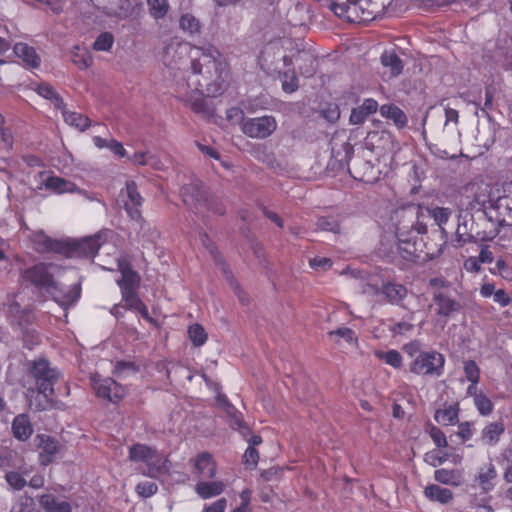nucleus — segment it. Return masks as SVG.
<instances>
[{
  "instance_id": "f257e3e1",
  "label": "nucleus",
  "mask_w": 512,
  "mask_h": 512,
  "mask_svg": "<svg viewBox=\"0 0 512 512\" xmlns=\"http://www.w3.org/2000/svg\"><path fill=\"white\" fill-rule=\"evenodd\" d=\"M219 57L220 52L212 45L195 46L187 87L201 95L216 96L220 94L224 82V66Z\"/></svg>"
},
{
  "instance_id": "f03ea898",
  "label": "nucleus",
  "mask_w": 512,
  "mask_h": 512,
  "mask_svg": "<svg viewBox=\"0 0 512 512\" xmlns=\"http://www.w3.org/2000/svg\"><path fill=\"white\" fill-rule=\"evenodd\" d=\"M29 374L35 385L29 394V405L35 411L47 410L52 406L50 397L54 394V385L61 373L45 358H38L30 362Z\"/></svg>"
},
{
  "instance_id": "7ed1b4c3",
  "label": "nucleus",
  "mask_w": 512,
  "mask_h": 512,
  "mask_svg": "<svg viewBox=\"0 0 512 512\" xmlns=\"http://www.w3.org/2000/svg\"><path fill=\"white\" fill-rule=\"evenodd\" d=\"M128 459L131 462L143 463L145 470L141 473L150 478H158L167 472L168 460L155 448L142 443L129 447Z\"/></svg>"
},
{
  "instance_id": "20e7f679",
  "label": "nucleus",
  "mask_w": 512,
  "mask_h": 512,
  "mask_svg": "<svg viewBox=\"0 0 512 512\" xmlns=\"http://www.w3.org/2000/svg\"><path fill=\"white\" fill-rule=\"evenodd\" d=\"M394 219L396 221L397 237L409 236L412 232L417 234H425L427 232L425 222L427 219L426 207L419 204H410L396 210L394 212Z\"/></svg>"
},
{
  "instance_id": "39448f33",
  "label": "nucleus",
  "mask_w": 512,
  "mask_h": 512,
  "mask_svg": "<svg viewBox=\"0 0 512 512\" xmlns=\"http://www.w3.org/2000/svg\"><path fill=\"white\" fill-rule=\"evenodd\" d=\"M445 364L444 356L435 351H424L415 361H411L409 371L416 375L436 376L439 377L443 373Z\"/></svg>"
},
{
  "instance_id": "423d86ee",
  "label": "nucleus",
  "mask_w": 512,
  "mask_h": 512,
  "mask_svg": "<svg viewBox=\"0 0 512 512\" xmlns=\"http://www.w3.org/2000/svg\"><path fill=\"white\" fill-rule=\"evenodd\" d=\"M277 129V121L273 116L248 118L242 122V131L251 138L264 139Z\"/></svg>"
},
{
  "instance_id": "0eeeda50",
  "label": "nucleus",
  "mask_w": 512,
  "mask_h": 512,
  "mask_svg": "<svg viewBox=\"0 0 512 512\" xmlns=\"http://www.w3.org/2000/svg\"><path fill=\"white\" fill-rule=\"evenodd\" d=\"M183 202L196 213L202 212V205L208 201V194L204 184L198 178H191L181 189Z\"/></svg>"
},
{
  "instance_id": "6e6552de",
  "label": "nucleus",
  "mask_w": 512,
  "mask_h": 512,
  "mask_svg": "<svg viewBox=\"0 0 512 512\" xmlns=\"http://www.w3.org/2000/svg\"><path fill=\"white\" fill-rule=\"evenodd\" d=\"M53 264H37L23 271L22 277L24 280L31 282L33 285L45 288L48 292L56 289V282L53 279L51 269H55Z\"/></svg>"
},
{
  "instance_id": "1a4fd4ad",
  "label": "nucleus",
  "mask_w": 512,
  "mask_h": 512,
  "mask_svg": "<svg viewBox=\"0 0 512 512\" xmlns=\"http://www.w3.org/2000/svg\"><path fill=\"white\" fill-rule=\"evenodd\" d=\"M379 292L392 305H402L408 294V290L403 284L394 281H384L380 289L370 284L363 288V293L378 294Z\"/></svg>"
},
{
  "instance_id": "9d476101",
  "label": "nucleus",
  "mask_w": 512,
  "mask_h": 512,
  "mask_svg": "<svg viewBox=\"0 0 512 512\" xmlns=\"http://www.w3.org/2000/svg\"><path fill=\"white\" fill-rule=\"evenodd\" d=\"M92 380L93 388L99 398L107 399L110 402H117L126 394L125 388L112 378H93Z\"/></svg>"
},
{
  "instance_id": "9b49d317",
  "label": "nucleus",
  "mask_w": 512,
  "mask_h": 512,
  "mask_svg": "<svg viewBox=\"0 0 512 512\" xmlns=\"http://www.w3.org/2000/svg\"><path fill=\"white\" fill-rule=\"evenodd\" d=\"M118 268L122 276L117 281V284L121 289L122 298L137 294L140 285L139 275L125 261L119 260Z\"/></svg>"
},
{
  "instance_id": "f8f14e48",
  "label": "nucleus",
  "mask_w": 512,
  "mask_h": 512,
  "mask_svg": "<svg viewBox=\"0 0 512 512\" xmlns=\"http://www.w3.org/2000/svg\"><path fill=\"white\" fill-rule=\"evenodd\" d=\"M125 193L127 200L124 202V207L132 220L140 221L142 219L140 207L143 202L136 183L132 180L126 182Z\"/></svg>"
},
{
  "instance_id": "ddd939ff",
  "label": "nucleus",
  "mask_w": 512,
  "mask_h": 512,
  "mask_svg": "<svg viewBox=\"0 0 512 512\" xmlns=\"http://www.w3.org/2000/svg\"><path fill=\"white\" fill-rule=\"evenodd\" d=\"M433 301L438 307L437 315L445 318L460 312L462 308L460 302L452 298L447 291L435 290L433 292Z\"/></svg>"
},
{
  "instance_id": "4468645a",
  "label": "nucleus",
  "mask_w": 512,
  "mask_h": 512,
  "mask_svg": "<svg viewBox=\"0 0 512 512\" xmlns=\"http://www.w3.org/2000/svg\"><path fill=\"white\" fill-rule=\"evenodd\" d=\"M37 437L39 439L38 446L41 449L38 455L39 463L42 466H48L55 461L57 454L61 450V445L56 439L49 435L41 434Z\"/></svg>"
},
{
  "instance_id": "2eb2a0df",
  "label": "nucleus",
  "mask_w": 512,
  "mask_h": 512,
  "mask_svg": "<svg viewBox=\"0 0 512 512\" xmlns=\"http://www.w3.org/2000/svg\"><path fill=\"white\" fill-rule=\"evenodd\" d=\"M283 61L287 66L296 63L299 72L306 77L312 76L316 71V59L314 55L307 50L298 51L291 57L284 56Z\"/></svg>"
},
{
  "instance_id": "dca6fc26",
  "label": "nucleus",
  "mask_w": 512,
  "mask_h": 512,
  "mask_svg": "<svg viewBox=\"0 0 512 512\" xmlns=\"http://www.w3.org/2000/svg\"><path fill=\"white\" fill-rule=\"evenodd\" d=\"M186 55L187 46L178 42L177 40L171 39L166 42L163 48L162 61L168 67L176 68L186 57Z\"/></svg>"
},
{
  "instance_id": "f3484780",
  "label": "nucleus",
  "mask_w": 512,
  "mask_h": 512,
  "mask_svg": "<svg viewBox=\"0 0 512 512\" xmlns=\"http://www.w3.org/2000/svg\"><path fill=\"white\" fill-rule=\"evenodd\" d=\"M100 246V235H96L94 237H87L80 241L73 242L69 247L67 246L66 253L71 256L78 255L91 257L98 252Z\"/></svg>"
},
{
  "instance_id": "a211bd4d",
  "label": "nucleus",
  "mask_w": 512,
  "mask_h": 512,
  "mask_svg": "<svg viewBox=\"0 0 512 512\" xmlns=\"http://www.w3.org/2000/svg\"><path fill=\"white\" fill-rule=\"evenodd\" d=\"M330 8L338 17L346 18L348 21H355L358 17L359 9L364 8L358 0H330Z\"/></svg>"
},
{
  "instance_id": "6ab92c4d",
  "label": "nucleus",
  "mask_w": 512,
  "mask_h": 512,
  "mask_svg": "<svg viewBox=\"0 0 512 512\" xmlns=\"http://www.w3.org/2000/svg\"><path fill=\"white\" fill-rule=\"evenodd\" d=\"M194 468L199 476L213 479L217 474L216 462L209 452H202L194 459Z\"/></svg>"
},
{
  "instance_id": "aec40b11",
  "label": "nucleus",
  "mask_w": 512,
  "mask_h": 512,
  "mask_svg": "<svg viewBox=\"0 0 512 512\" xmlns=\"http://www.w3.org/2000/svg\"><path fill=\"white\" fill-rule=\"evenodd\" d=\"M358 2L364 10L359 9V12H361L362 15H358L357 18L364 21L382 15L391 4V0H366L364 3H362V0H358Z\"/></svg>"
},
{
  "instance_id": "412c9836",
  "label": "nucleus",
  "mask_w": 512,
  "mask_h": 512,
  "mask_svg": "<svg viewBox=\"0 0 512 512\" xmlns=\"http://www.w3.org/2000/svg\"><path fill=\"white\" fill-rule=\"evenodd\" d=\"M226 489L223 481H199L195 485V492L201 499H211L221 495Z\"/></svg>"
},
{
  "instance_id": "4be33fe9",
  "label": "nucleus",
  "mask_w": 512,
  "mask_h": 512,
  "mask_svg": "<svg viewBox=\"0 0 512 512\" xmlns=\"http://www.w3.org/2000/svg\"><path fill=\"white\" fill-rule=\"evenodd\" d=\"M286 16L291 26H303L310 20L309 8L306 4L296 3L288 9Z\"/></svg>"
},
{
  "instance_id": "5701e85b",
  "label": "nucleus",
  "mask_w": 512,
  "mask_h": 512,
  "mask_svg": "<svg viewBox=\"0 0 512 512\" xmlns=\"http://www.w3.org/2000/svg\"><path fill=\"white\" fill-rule=\"evenodd\" d=\"M377 109V101L374 99H366L362 105L352 110L349 121L353 125L361 124L370 114L375 113Z\"/></svg>"
},
{
  "instance_id": "b1692460",
  "label": "nucleus",
  "mask_w": 512,
  "mask_h": 512,
  "mask_svg": "<svg viewBox=\"0 0 512 512\" xmlns=\"http://www.w3.org/2000/svg\"><path fill=\"white\" fill-rule=\"evenodd\" d=\"M13 50L17 57L21 58L27 66L37 68L40 65L41 60L36 50L26 43L15 44Z\"/></svg>"
},
{
  "instance_id": "393cba45",
  "label": "nucleus",
  "mask_w": 512,
  "mask_h": 512,
  "mask_svg": "<svg viewBox=\"0 0 512 512\" xmlns=\"http://www.w3.org/2000/svg\"><path fill=\"white\" fill-rule=\"evenodd\" d=\"M39 504L45 512H72V506L67 501H58L52 494H43L39 497Z\"/></svg>"
},
{
  "instance_id": "a878e982",
  "label": "nucleus",
  "mask_w": 512,
  "mask_h": 512,
  "mask_svg": "<svg viewBox=\"0 0 512 512\" xmlns=\"http://www.w3.org/2000/svg\"><path fill=\"white\" fill-rule=\"evenodd\" d=\"M35 244L41 252L52 251L56 253H66L67 244L50 238L49 236L40 233L35 236Z\"/></svg>"
},
{
  "instance_id": "bb28decb",
  "label": "nucleus",
  "mask_w": 512,
  "mask_h": 512,
  "mask_svg": "<svg viewBox=\"0 0 512 512\" xmlns=\"http://www.w3.org/2000/svg\"><path fill=\"white\" fill-rule=\"evenodd\" d=\"M263 439L261 436H253L250 438V442H248V447L246 448L243 456L242 463L250 469H253L257 466L259 462V451L257 450V446L262 444Z\"/></svg>"
},
{
  "instance_id": "cd10ccee",
  "label": "nucleus",
  "mask_w": 512,
  "mask_h": 512,
  "mask_svg": "<svg viewBox=\"0 0 512 512\" xmlns=\"http://www.w3.org/2000/svg\"><path fill=\"white\" fill-rule=\"evenodd\" d=\"M424 495L427 499L441 504H447L453 499V492L436 484L425 487Z\"/></svg>"
},
{
  "instance_id": "c85d7f7f",
  "label": "nucleus",
  "mask_w": 512,
  "mask_h": 512,
  "mask_svg": "<svg viewBox=\"0 0 512 512\" xmlns=\"http://www.w3.org/2000/svg\"><path fill=\"white\" fill-rule=\"evenodd\" d=\"M44 185L47 189H50L56 193H74L78 191L77 186L64 178L57 176H49L44 181Z\"/></svg>"
},
{
  "instance_id": "c756f323",
  "label": "nucleus",
  "mask_w": 512,
  "mask_h": 512,
  "mask_svg": "<svg viewBox=\"0 0 512 512\" xmlns=\"http://www.w3.org/2000/svg\"><path fill=\"white\" fill-rule=\"evenodd\" d=\"M397 251L406 261H416L420 258L417 253L416 244L412 242V237L410 236L398 237Z\"/></svg>"
},
{
  "instance_id": "7c9ffc66",
  "label": "nucleus",
  "mask_w": 512,
  "mask_h": 512,
  "mask_svg": "<svg viewBox=\"0 0 512 512\" xmlns=\"http://www.w3.org/2000/svg\"><path fill=\"white\" fill-rule=\"evenodd\" d=\"M197 93H198L197 97H193V96L187 97V98H185V102L189 105V107L191 108V110L194 113L199 114L204 118L212 117L214 115L213 108L202 97L203 95H201L199 92H197Z\"/></svg>"
},
{
  "instance_id": "2f4dec72",
  "label": "nucleus",
  "mask_w": 512,
  "mask_h": 512,
  "mask_svg": "<svg viewBox=\"0 0 512 512\" xmlns=\"http://www.w3.org/2000/svg\"><path fill=\"white\" fill-rule=\"evenodd\" d=\"M180 29L190 37L199 36L201 33L202 25L198 18L193 14H183L179 19Z\"/></svg>"
},
{
  "instance_id": "473e14b6",
  "label": "nucleus",
  "mask_w": 512,
  "mask_h": 512,
  "mask_svg": "<svg viewBox=\"0 0 512 512\" xmlns=\"http://www.w3.org/2000/svg\"><path fill=\"white\" fill-rule=\"evenodd\" d=\"M497 476V472L495 469V466L490 462L482 467H480L478 475H477V481L479 482V485L481 488L488 492L492 490L493 484L492 480H494Z\"/></svg>"
},
{
  "instance_id": "72a5a7b5",
  "label": "nucleus",
  "mask_w": 512,
  "mask_h": 512,
  "mask_svg": "<svg viewBox=\"0 0 512 512\" xmlns=\"http://www.w3.org/2000/svg\"><path fill=\"white\" fill-rule=\"evenodd\" d=\"M381 63L384 67L390 69L391 76L395 77L401 74L403 62L395 51H385L381 56Z\"/></svg>"
},
{
  "instance_id": "f704fd0d",
  "label": "nucleus",
  "mask_w": 512,
  "mask_h": 512,
  "mask_svg": "<svg viewBox=\"0 0 512 512\" xmlns=\"http://www.w3.org/2000/svg\"><path fill=\"white\" fill-rule=\"evenodd\" d=\"M380 113L383 117L393 120L394 124L402 128L407 123V117L405 113L395 105H383L380 107Z\"/></svg>"
},
{
  "instance_id": "c9c22d12",
  "label": "nucleus",
  "mask_w": 512,
  "mask_h": 512,
  "mask_svg": "<svg viewBox=\"0 0 512 512\" xmlns=\"http://www.w3.org/2000/svg\"><path fill=\"white\" fill-rule=\"evenodd\" d=\"M12 431L15 438L21 441L27 440L33 433L29 418H14Z\"/></svg>"
},
{
  "instance_id": "e433bc0d",
  "label": "nucleus",
  "mask_w": 512,
  "mask_h": 512,
  "mask_svg": "<svg viewBox=\"0 0 512 512\" xmlns=\"http://www.w3.org/2000/svg\"><path fill=\"white\" fill-rule=\"evenodd\" d=\"M71 60L79 69H87L93 63L90 52L83 47L75 46L71 50Z\"/></svg>"
},
{
  "instance_id": "4c0bfd02",
  "label": "nucleus",
  "mask_w": 512,
  "mask_h": 512,
  "mask_svg": "<svg viewBox=\"0 0 512 512\" xmlns=\"http://www.w3.org/2000/svg\"><path fill=\"white\" fill-rule=\"evenodd\" d=\"M434 479L446 485L459 486L461 484V474L457 470L437 469L434 472Z\"/></svg>"
},
{
  "instance_id": "58836bf2",
  "label": "nucleus",
  "mask_w": 512,
  "mask_h": 512,
  "mask_svg": "<svg viewBox=\"0 0 512 512\" xmlns=\"http://www.w3.org/2000/svg\"><path fill=\"white\" fill-rule=\"evenodd\" d=\"M427 211V219L432 217L435 221V223L442 228L444 224L448 222L452 215V211L449 208L445 207H434V208H428L426 207Z\"/></svg>"
},
{
  "instance_id": "ea45409f",
  "label": "nucleus",
  "mask_w": 512,
  "mask_h": 512,
  "mask_svg": "<svg viewBox=\"0 0 512 512\" xmlns=\"http://www.w3.org/2000/svg\"><path fill=\"white\" fill-rule=\"evenodd\" d=\"M456 234H457V237H458V241H461L463 243H466V242L476 243L478 241H482V242H484V241H491L496 236L495 232L486 233L485 231L477 232L475 235H473V234H465V233H462L460 225L457 228Z\"/></svg>"
},
{
  "instance_id": "a19ab883",
  "label": "nucleus",
  "mask_w": 512,
  "mask_h": 512,
  "mask_svg": "<svg viewBox=\"0 0 512 512\" xmlns=\"http://www.w3.org/2000/svg\"><path fill=\"white\" fill-rule=\"evenodd\" d=\"M37 92L43 98L50 100L56 108H62L63 100L50 84L42 83L38 85Z\"/></svg>"
},
{
  "instance_id": "79ce46f5",
  "label": "nucleus",
  "mask_w": 512,
  "mask_h": 512,
  "mask_svg": "<svg viewBox=\"0 0 512 512\" xmlns=\"http://www.w3.org/2000/svg\"><path fill=\"white\" fill-rule=\"evenodd\" d=\"M64 120L67 124L76 127L80 131H84L90 126V120L88 117L76 113L63 111Z\"/></svg>"
},
{
  "instance_id": "37998d69",
  "label": "nucleus",
  "mask_w": 512,
  "mask_h": 512,
  "mask_svg": "<svg viewBox=\"0 0 512 512\" xmlns=\"http://www.w3.org/2000/svg\"><path fill=\"white\" fill-rule=\"evenodd\" d=\"M503 432L504 425L502 422L491 423L483 430V439L489 444H494L499 440Z\"/></svg>"
},
{
  "instance_id": "c03bdc74",
  "label": "nucleus",
  "mask_w": 512,
  "mask_h": 512,
  "mask_svg": "<svg viewBox=\"0 0 512 512\" xmlns=\"http://www.w3.org/2000/svg\"><path fill=\"white\" fill-rule=\"evenodd\" d=\"M125 302L123 306L125 309H132L139 312L145 319L150 320L148 309L137 294L122 298Z\"/></svg>"
},
{
  "instance_id": "a18cd8bd",
  "label": "nucleus",
  "mask_w": 512,
  "mask_h": 512,
  "mask_svg": "<svg viewBox=\"0 0 512 512\" xmlns=\"http://www.w3.org/2000/svg\"><path fill=\"white\" fill-rule=\"evenodd\" d=\"M230 426L237 430L243 439L248 443L250 442V438L253 436H260L259 434H254L251 426L244 420V418H231Z\"/></svg>"
},
{
  "instance_id": "49530a36",
  "label": "nucleus",
  "mask_w": 512,
  "mask_h": 512,
  "mask_svg": "<svg viewBox=\"0 0 512 512\" xmlns=\"http://www.w3.org/2000/svg\"><path fill=\"white\" fill-rule=\"evenodd\" d=\"M149 13L154 19H161L166 16L169 10L167 0H147Z\"/></svg>"
},
{
  "instance_id": "de8ad7c7",
  "label": "nucleus",
  "mask_w": 512,
  "mask_h": 512,
  "mask_svg": "<svg viewBox=\"0 0 512 512\" xmlns=\"http://www.w3.org/2000/svg\"><path fill=\"white\" fill-rule=\"evenodd\" d=\"M11 512H40L32 497L21 496L12 506Z\"/></svg>"
},
{
  "instance_id": "09e8293b",
  "label": "nucleus",
  "mask_w": 512,
  "mask_h": 512,
  "mask_svg": "<svg viewBox=\"0 0 512 512\" xmlns=\"http://www.w3.org/2000/svg\"><path fill=\"white\" fill-rule=\"evenodd\" d=\"M328 336L330 338L338 337L343 339L347 344L351 346L358 345V338L355 335L354 331L348 327H341L336 330H332L328 332Z\"/></svg>"
},
{
  "instance_id": "8fccbe9b",
  "label": "nucleus",
  "mask_w": 512,
  "mask_h": 512,
  "mask_svg": "<svg viewBox=\"0 0 512 512\" xmlns=\"http://www.w3.org/2000/svg\"><path fill=\"white\" fill-rule=\"evenodd\" d=\"M253 492L250 488H244L239 493L240 504L230 512H253L251 506Z\"/></svg>"
},
{
  "instance_id": "3c124183",
  "label": "nucleus",
  "mask_w": 512,
  "mask_h": 512,
  "mask_svg": "<svg viewBox=\"0 0 512 512\" xmlns=\"http://www.w3.org/2000/svg\"><path fill=\"white\" fill-rule=\"evenodd\" d=\"M26 471L23 473H19L17 471H8L5 474V479L9 486L14 490H21L27 485V481L25 479Z\"/></svg>"
},
{
  "instance_id": "603ef678",
  "label": "nucleus",
  "mask_w": 512,
  "mask_h": 512,
  "mask_svg": "<svg viewBox=\"0 0 512 512\" xmlns=\"http://www.w3.org/2000/svg\"><path fill=\"white\" fill-rule=\"evenodd\" d=\"M376 356L396 369L402 366V356L396 350H389L387 352L379 351L376 353Z\"/></svg>"
},
{
  "instance_id": "864d4df0",
  "label": "nucleus",
  "mask_w": 512,
  "mask_h": 512,
  "mask_svg": "<svg viewBox=\"0 0 512 512\" xmlns=\"http://www.w3.org/2000/svg\"><path fill=\"white\" fill-rule=\"evenodd\" d=\"M188 334L193 344L197 347L202 346L207 340V334L204 328L199 324L190 326Z\"/></svg>"
},
{
  "instance_id": "5fc2aeb1",
  "label": "nucleus",
  "mask_w": 512,
  "mask_h": 512,
  "mask_svg": "<svg viewBox=\"0 0 512 512\" xmlns=\"http://www.w3.org/2000/svg\"><path fill=\"white\" fill-rule=\"evenodd\" d=\"M114 43V37L109 32L101 33L93 43L96 51H109Z\"/></svg>"
},
{
  "instance_id": "6e6d98bb",
  "label": "nucleus",
  "mask_w": 512,
  "mask_h": 512,
  "mask_svg": "<svg viewBox=\"0 0 512 512\" xmlns=\"http://www.w3.org/2000/svg\"><path fill=\"white\" fill-rule=\"evenodd\" d=\"M135 490L140 497L149 498L157 493L158 486L155 482L143 481L137 484Z\"/></svg>"
},
{
  "instance_id": "4d7b16f0",
  "label": "nucleus",
  "mask_w": 512,
  "mask_h": 512,
  "mask_svg": "<svg viewBox=\"0 0 512 512\" xmlns=\"http://www.w3.org/2000/svg\"><path fill=\"white\" fill-rule=\"evenodd\" d=\"M317 227L323 231H329L333 233L340 232V226L338 221L334 217L322 216L317 220Z\"/></svg>"
},
{
  "instance_id": "13d9d810",
  "label": "nucleus",
  "mask_w": 512,
  "mask_h": 512,
  "mask_svg": "<svg viewBox=\"0 0 512 512\" xmlns=\"http://www.w3.org/2000/svg\"><path fill=\"white\" fill-rule=\"evenodd\" d=\"M464 373L468 381L473 384L479 382L480 370L473 360L464 362Z\"/></svg>"
},
{
  "instance_id": "bf43d9fd",
  "label": "nucleus",
  "mask_w": 512,
  "mask_h": 512,
  "mask_svg": "<svg viewBox=\"0 0 512 512\" xmlns=\"http://www.w3.org/2000/svg\"><path fill=\"white\" fill-rule=\"evenodd\" d=\"M474 404L476 405L478 411L482 415L490 414L492 412V402L488 397H486L483 394L475 395Z\"/></svg>"
},
{
  "instance_id": "052dcab7",
  "label": "nucleus",
  "mask_w": 512,
  "mask_h": 512,
  "mask_svg": "<svg viewBox=\"0 0 512 512\" xmlns=\"http://www.w3.org/2000/svg\"><path fill=\"white\" fill-rule=\"evenodd\" d=\"M282 88L287 93L295 92L298 89V79L294 72L283 74Z\"/></svg>"
},
{
  "instance_id": "680f3d73",
  "label": "nucleus",
  "mask_w": 512,
  "mask_h": 512,
  "mask_svg": "<svg viewBox=\"0 0 512 512\" xmlns=\"http://www.w3.org/2000/svg\"><path fill=\"white\" fill-rule=\"evenodd\" d=\"M403 351L415 361L424 351L421 350V343L417 340L411 341L403 346Z\"/></svg>"
},
{
  "instance_id": "e2e57ef3",
  "label": "nucleus",
  "mask_w": 512,
  "mask_h": 512,
  "mask_svg": "<svg viewBox=\"0 0 512 512\" xmlns=\"http://www.w3.org/2000/svg\"><path fill=\"white\" fill-rule=\"evenodd\" d=\"M227 503L226 498H219L210 504H205L202 512H225Z\"/></svg>"
},
{
  "instance_id": "0e129e2a",
  "label": "nucleus",
  "mask_w": 512,
  "mask_h": 512,
  "mask_svg": "<svg viewBox=\"0 0 512 512\" xmlns=\"http://www.w3.org/2000/svg\"><path fill=\"white\" fill-rule=\"evenodd\" d=\"M430 436L437 447L442 448L447 446L448 443L446 436L440 428L432 426L430 429Z\"/></svg>"
},
{
  "instance_id": "69168bd1",
  "label": "nucleus",
  "mask_w": 512,
  "mask_h": 512,
  "mask_svg": "<svg viewBox=\"0 0 512 512\" xmlns=\"http://www.w3.org/2000/svg\"><path fill=\"white\" fill-rule=\"evenodd\" d=\"M125 371L136 373L138 369L133 362L118 361L114 368V374L120 377Z\"/></svg>"
},
{
  "instance_id": "338daca9",
  "label": "nucleus",
  "mask_w": 512,
  "mask_h": 512,
  "mask_svg": "<svg viewBox=\"0 0 512 512\" xmlns=\"http://www.w3.org/2000/svg\"><path fill=\"white\" fill-rule=\"evenodd\" d=\"M413 329V325L409 322H398L396 324H394L391 328H390V331L392 332L393 335H402V334H405L406 332H409Z\"/></svg>"
},
{
  "instance_id": "774afa93",
  "label": "nucleus",
  "mask_w": 512,
  "mask_h": 512,
  "mask_svg": "<svg viewBox=\"0 0 512 512\" xmlns=\"http://www.w3.org/2000/svg\"><path fill=\"white\" fill-rule=\"evenodd\" d=\"M445 112V126H447L450 122L455 125L459 122V112L456 109L449 107L448 105L444 106Z\"/></svg>"
}]
</instances>
